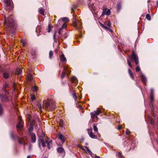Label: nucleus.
I'll list each match as a JSON object with an SVG mask.
<instances>
[{
  "label": "nucleus",
  "mask_w": 158,
  "mask_h": 158,
  "mask_svg": "<svg viewBox=\"0 0 158 158\" xmlns=\"http://www.w3.org/2000/svg\"><path fill=\"white\" fill-rule=\"evenodd\" d=\"M45 143L47 144V147L49 149H50V146L52 145V140H50L48 141L47 140H45L43 136H41L38 139V145L39 148H40L41 143L43 147H46Z\"/></svg>",
  "instance_id": "f257e3e1"
},
{
  "label": "nucleus",
  "mask_w": 158,
  "mask_h": 158,
  "mask_svg": "<svg viewBox=\"0 0 158 158\" xmlns=\"http://www.w3.org/2000/svg\"><path fill=\"white\" fill-rule=\"evenodd\" d=\"M43 105L46 108L47 110H50L51 109H54L56 107L55 102L52 100L44 102Z\"/></svg>",
  "instance_id": "f03ea898"
},
{
  "label": "nucleus",
  "mask_w": 158,
  "mask_h": 158,
  "mask_svg": "<svg viewBox=\"0 0 158 158\" xmlns=\"http://www.w3.org/2000/svg\"><path fill=\"white\" fill-rule=\"evenodd\" d=\"M10 137L13 139H17L18 140V142L20 144H23L24 146L26 144L23 143V141H24L23 139L22 138H19L18 135H15V138L13 135L11 131L10 132Z\"/></svg>",
  "instance_id": "7ed1b4c3"
},
{
  "label": "nucleus",
  "mask_w": 158,
  "mask_h": 158,
  "mask_svg": "<svg viewBox=\"0 0 158 158\" xmlns=\"http://www.w3.org/2000/svg\"><path fill=\"white\" fill-rule=\"evenodd\" d=\"M6 6H5L6 10H11L13 7L12 1V0H4Z\"/></svg>",
  "instance_id": "20e7f679"
},
{
  "label": "nucleus",
  "mask_w": 158,
  "mask_h": 158,
  "mask_svg": "<svg viewBox=\"0 0 158 158\" xmlns=\"http://www.w3.org/2000/svg\"><path fill=\"white\" fill-rule=\"evenodd\" d=\"M131 60H134L136 65L139 64V61L138 60V57L137 56L134 52H133L130 58Z\"/></svg>",
  "instance_id": "39448f33"
},
{
  "label": "nucleus",
  "mask_w": 158,
  "mask_h": 158,
  "mask_svg": "<svg viewBox=\"0 0 158 158\" xmlns=\"http://www.w3.org/2000/svg\"><path fill=\"white\" fill-rule=\"evenodd\" d=\"M5 23L8 26L10 27H11L13 25V24L11 22V17H9L6 18V17L5 16Z\"/></svg>",
  "instance_id": "423d86ee"
},
{
  "label": "nucleus",
  "mask_w": 158,
  "mask_h": 158,
  "mask_svg": "<svg viewBox=\"0 0 158 158\" xmlns=\"http://www.w3.org/2000/svg\"><path fill=\"white\" fill-rule=\"evenodd\" d=\"M139 74L141 77L142 81L144 84L146 85V83L147 82V80L146 77L141 72L139 73Z\"/></svg>",
  "instance_id": "0eeeda50"
},
{
  "label": "nucleus",
  "mask_w": 158,
  "mask_h": 158,
  "mask_svg": "<svg viewBox=\"0 0 158 158\" xmlns=\"http://www.w3.org/2000/svg\"><path fill=\"white\" fill-rule=\"evenodd\" d=\"M29 134L31 138V142L32 143H35L36 141V136L35 134L33 132H31L29 133Z\"/></svg>",
  "instance_id": "6e6552de"
},
{
  "label": "nucleus",
  "mask_w": 158,
  "mask_h": 158,
  "mask_svg": "<svg viewBox=\"0 0 158 158\" xmlns=\"http://www.w3.org/2000/svg\"><path fill=\"white\" fill-rule=\"evenodd\" d=\"M19 121L16 126V127L18 129L21 128L23 126V123L20 117H19Z\"/></svg>",
  "instance_id": "1a4fd4ad"
},
{
  "label": "nucleus",
  "mask_w": 158,
  "mask_h": 158,
  "mask_svg": "<svg viewBox=\"0 0 158 158\" xmlns=\"http://www.w3.org/2000/svg\"><path fill=\"white\" fill-rule=\"evenodd\" d=\"M73 24L74 26L76 27L77 29L79 30L81 29V28L80 27V25L81 24V23L80 22H77L75 21L73 22Z\"/></svg>",
  "instance_id": "9d476101"
},
{
  "label": "nucleus",
  "mask_w": 158,
  "mask_h": 158,
  "mask_svg": "<svg viewBox=\"0 0 158 158\" xmlns=\"http://www.w3.org/2000/svg\"><path fill=\"white\" fill-rule=\"evenodd\" d=\"M0 98L2 101L6 102L8 101L7 96L4 94L0 95Z\"/></svg>",
  "instance_id": "9b49d317"
},
{
  "label": "nucleus",
  "mask_w": 158,
  "mask_h": 158,
  "mask_svg": "<svg viewBox=\"0 0 158 158\" xmlns=\"http://www.w3.org/2000/svg\"><path fill=\"white\" fill-rule=\"evenodd\" d=\"M27 78L29 81H31L33 79L32 74L31 70H29L27 75Z\"/></svg>",
  "instance_id": "f8f14e48"
},
{
  "label": "nucleus",
  "mask_w": 158,
  "mask_h": 158,
  "mask_svg": "<svg viewBox=\"0 0 158 158\" xmlns=\"http://www.w3.org/2000/svg\"><path fill=\"white\" fill-rule=\"evenodd\" d=\"M58 138L60 140H61V142L62 143H64L65 142V139L64 138V136L61 134H58Z\"/></svg>",
  "instance_id": "ddd939ff"
},
{
  "label": "nucleus",
  "mask_w": 158,
  "mask_h": 158,
  "mask_svg": "<svg viewBox=\"0 0 158 158\" xmlns=\"http://www.w3.org/2000/svg\"><path fill=\"white\" fill-rule=\"evenodd\" d=\"M150 99L151 102L150 103V106H152V110H153V109H154V107H153V103L152 102L154 101L153 95H150Z\"/></svg>",
  "instance_id": "4468645a"
},
{
  "label": "nucleus",
  "mask_w": 158,
  "mask_h": 158,
  "mask_svg": "<svg viewBox=\"0 0 158 158\" xmlns=\"http://www.w3.org/2000/svg\"><path fill=\"white\" fill-rule=\"evenodd\" d=\"M89 136L93 139H97V136L96 135H94L92 132H89V131L88 132Z\"/></svg>",
  "instance_id": "2eb2a0df"
},
{
  "label": "nucleus",
  "mask_w": 158,
  "mask_h": 158,
  "mask_svg": "<svg viewBox=\"0 0 158 158\" xmlns=\"http://www.w3.org/2000/svg\"><path fill=\"white\" fill-rule=\"evenodd\" d=\"M110 9H108L107 11H104L102 12V15H108L110 14Z\"/></svg>",
  "instance_id": "dca6fc26"
},
{
  "label": "nucleus",
  "mask_w": 158,
  "mask_h": 158,
  "mask_svg": "<svg viewBox=\"0 0 158 158\" xmlns=\"http://www.w3.org/2000/svg\"><path fill=\"white\" fill-rule=\"evenodd\" d=\"M67 26V25L66 24H64L62 25L61 28L59 30L58 33L59 35H60L61 34V31L64 28H65Z\"/></svg>",
  "instance_id": "f3484780"
},
{
  "label": "nucleus",
  "mask_w": 158,
  "mask_h": 158,
  "mask_svg": "<svg viewBox=\"0 0 158 158\" xmlns=\"http://www.w3.org/2000/svg\"><path fill=\"white\" fill-rule=\"evenodd\" d=\"M60 59L61 61L63 62H65L66 61V59L64 56V54H62L60 57Z\"/></svg>",
  "instance_id": "a211bd4d"
},
{
  "label": "nucleus",
  "mask_w": 158,
  "mask_h": 158,
  "mask_svg": "<svg viewBox=\"0 0 158 158\" xmlns=\"http://www.w3.org/2000/svg\"><path fill=\"white\" fill-rule=\"evenodd\" d=\"M121 8V2L119 1L117 4V10L119 11Z\"/></svg>",
  "instance_id": "6ab92c4d"
},
{
  "label": "nucleus",
  "mask_w": 158,
  "mask_h": 158,
  "mask_svg": "<svg viewBox=\"0 0 158 158\" xmlns=\"http://www.w3.org/2000/svg\"><path fill=\"white\" fill-rule=\"evenodd\" d=\"M57 151L59 153H62L64 151V150L62 147H59L57 148Z\"/></svg>",
  "instance_id": "aec40b11"
},
{
  "label": "nucleus",
  "mask_w": 158,
  "mask_h": 158,
  "mask_svg": "<svg viewBox=\"0 0 158 158\" xmlns=\"http://www.w3.org/2000/svg\"><path fill=\"white\" fill-rule=\"evenodd\" d=\"M15 73L16 75H20L22 73V71L20 69H18L16 70Z\"/></svg>",
  "instance_id": "412c9836"
},
{
  "label": "nucleus",
  "mask_w": 158,
  "mask_h": 158,
  "mask_svg": "<svg viewBox=\"0 0 158 158\" xmlns=\"http://www.w3.org/2000/svg\"><path fill=\"white\" fill-rule=\"evenodd\" d=\"M44 9L42 7L40 8L39 9V12L40 14L42 15H44Z\"/></svg>",
  "instance_id": "4be33fe9"
},
{
  "label": "nucleus",
  "mask_w": 158,
  "mask_h": 158,
  "mask_svg": "<svg viewBox=\"0 0 158 158\" xmlns=\"http://www.w3.org/2000/svg\"><path fill=\"white\" fill-rule=\"evenodd\" d=\"M105 25L108 26V27H110L111 23L110 20H108L107 22H105L104 23Z\"/></svg>",
  "instance_id": "5701e85b"
},
{
  "label": "nucleus",
  "mask_w": 158,
  "mask_h": 158,
  "mask_svg": "<svg viewBox=\"0 0 158 158\" xmlns=\"http://www.w3.org/2000/svg\"><path fill=\"white\" fill-rule=\"evenodd\" d=\"M61 20L62 21L65 22H68L69 21V19L68 18L66 17L62 18L61 19Z\"/></svg>",
  "instance_id": "b1692460"
},
{
  "label": "nucleus",
  "mask_w": 158,
  "mask_h": 158,
  "mask_svg": "<svg viewBox=\"0 0 158 158\" xmlns=\"http://www.w3.org/2000/svg\"><path fill=\"white\" fill-rule=\"evenodd\" d=\"M85 148L87 150V152L89 154H90V155H92V153L90 151V150L89 149V148H88V147L87 146H85Z\"/></svg>",
  "instance_id": "393cba45"
},
{
  "label": "nucleus",
  "mask_w": 158,
  "mask_h": 158,
  "mask_svg": "<svg viewBox=\"0 0 158 158\" xmlns=\"http://www.w3.org/2000/svg\"><path fill=\"white\" fill-rule=\"evenodd\" d=\"M128 72L131 78L133 79L134 77L130 69H128Z\"/></svg>",
  "instance_id": "a878e982"
},
{
  "label": "nucleus",
  "mask_w": 158,
  "mask_h": 158,
  "mask_svg": "<svg viewBox=\"0 0 158 158\" xmlns=\"http://www.w3.org/2000/svg\"><path fill=\"white\" fill-rule=\"evenodd\" d=\"M3 77L5 79H7L9 77V74L6 73H4L3 74Z\"/></svg>",
  "instance_id": "bb28decb"
},
{
  "label": "nucleus",
  "mask_w": 158,
  "mask_h": 158,
  "mask_svg": "<svg viewBox=\"0 0 158 158\" xmlns=\"http://www.w3.org/2000/svg\"><path fill=\"white\" fill-rule=\"evenodd\" d=\"M94 112L96 116L99 115L100 113H101V111L100 109L96 111H94Z\"/></svg>",
  "instance_id": "cd10ccee"
},
{
  "label": "nucleus",
  "mask_w": 158,
  "mask_h": 158,
  "mask_svg": "<svg viewBox=\"0 0 158 158\" xmlns=\"http://www.w3.org/2000/svg\"><path fill=\"white\" fill-rule=\"evenodd\" d=\"M3 109L1 104L0 103V116L2 115L3 114Z\"/></svg>",
  "instance_id": "c85d7f7f"
},
{
  "label": "nucleus",
  "mask_w": 158,
  "mask_h": 158,
  "mask_svg": "<svg viewBox=\"0 0 158 158\" xmlns=\"http://www.w3.org/2000/svg\"><path fill=\"white\" fill-rule=\"evenodd\" d=\"M90 114L91 115V118H94L95 117H97V116L96 115L94 112H92L90 113Z\"/></svg>",
  "instance_id": "c756f323"
},
{
  "label": "nucleus",
  "mask_w": 158,
  "mask_h": 158,
  "mask_svg": "<svg viewBox=\"0 0 158 158\" xmlns=\"http://www.w3.org/2000/svg\"><path fill=\"white\" fill-rule=\"evenodd\" d=\"M65 68H64L62 73L61 78H63L65 76V72H64Z\"/></svg>",
  "instance_id": "7c9ffc66"
},
{
  "label": "nucleus",
  "mask_w": 158,
  "mask_h": 158,
  "mask_svg": "<svg viewBox=\"0 0 158 158\" xmlns=\"http://www.w3.org/2000/svg\"><path fill=\"white\" fill-rule=\"evenodd\" d=\"M53 53L52 51L51 50L49 52V57L50 59H51L52 58V56H53Z\"/></svg>",
  "instance_id": "2f4dec72"
},
{
  "label": "nucleus",
  "mask_w": 158,
  "mask_h": 158,
  "mask_svg": "<svg viewBox=\"0 0 158 158\" xmlns=\"http://www.w3.org/2000/svg\"><path fill=\"white\" fill-rule=\"evenodd\" d=\"M146 19L149 20H150L151 19V18L150 15L148 14H147L146 16Z\"/></svg>",
  "instance_id": "473e14b6"
},
{
  "label": "nucleus",
  "mask_w": 158,
  "mask_h": 158,
  "mask_svg": "<svg viewBox=\"0 0 158 158\" xmlns=\"http://www.w3.org/2000/svg\"><path fill=\"white\" fill-rule=\"evenodd\" d=\"M56 32H55L53 35V37L54 40L56 42L57 41V40L56 38Z\"/></svg>",
  "instance_id": "72a5a7b5"
},
{
  "label": "nucleus",
  "mask_w": 158,
  "mask_h": 158,
  "mask_svg": "<svg viewBox=\"0 0 158 158\" xmlns=\"http://www.w3.org/2000/svg\"><path fill=\"white\" fill-rule=\"evenodd\" d=\"M31 89L33 91H36L37 89V88L35 86H33L31 88Z\"/></svg>",
  "instance_id": "f704fd0d"
},
{
  "label": "nucleus",
  "mask_w": 158,
  "mask_h": 158,
  "mask_svg": "<svg viewBox=\"0 0 158 158\" xmlns=\"http://www.w3.org/2000/svg\"><path fill=\"white\" fill-rule=\"evenodd\" d=\"M59 124L60 125V126L61 127H62L63 126V122L62 120H60Z\"/></svg>",
  "instance_id": "c9c22d12"
},
{
  "label": "nucleus",
  "mask_w": 158,
  "mask_h": 158,
  "mask_svg": "<svg viewBox=\"0 0 158 158\" xmlns=\"http://www.w3.org/2000/svg\"><path fill=\"white\" fill-rule=\"evenodd\" d=\"M77 80V78L75 77H73L71 79V81L72 82H75Z\"/></svg>",
  "instance_id": "e433bc0d"
},
{
  "label": "nucleus",
  "mask_w": 158,
  "mask_h": 158,
  "mask_svg": "<svg viewBox=\"0 0 158 158\" xmlns=\"http://www.w3.org/2000/svg\"><path fill=\"white\" fill-rule=\"evenodd\" d=\"M93 128L94 130L95 131H98V128L97 126L95 125L94 124V125L93 126Z\"/></svg>",
  "instance_id": "4c0bfd02"
},
{
  "label": "nucleus",
  "mask_w": 158,
  "mask_h": 158,
  "mask_svg": "<svg viewBox=\"0 0 158 158\" xmlns=\"http://www.w3.org/2000/svg\"><path fill=\"white\" fill-rule=\"evenodd\" d=\"M110 27H107L106 26L105 29L110 32H112V30L110 28Z\"/></svg>",
  "instance_id": "58836bf2"
},
{
  "label": "nucleus",
  "mask_w": 158,
  "mask_h": 158,
  "mask_svg": "<svg viewBox=\"0 0 158 158\" xmlns=\"http://www.w3.org/2000/svg\"><path fill=\"white\" fill-rule=\"evenodd\" d=\"M33 127L31 125L30 127L29 128V133H30L31 132V131H32L33 129Z\"/></svg>",
  "instance_id": "ea45409f"
},
{
  "label": "nucleus",
  "mask_w": 158,
  "mask_h": 158,
  "mask_svg": "<svg viewBox=\"0 0 158 158\" xmlns=\"http://www.w3.org/2000/svg\"><path fill=\"white\" fill-rule=\"evenodd\" d=\"M127 63H128V65H129V66L131 68L132 67L131 64L128 59H127Z\"/></svg>",
  "instance_id": "a19ab883"
},
{
  "label": "nucleus",
  "mask_w": 158,
  "mask_h": 158,
  "mask_svg": "<svg viewBox=\"0 0 158 158\" xmlns=\"http://www.w3.org/2000/svg\"><path fill=\"white\" fill-rule=\"evenodd\" d=\"M6 88L5 87V86H3V87L2 89L5 93H7V94H8V93H7V90L6 89Z\"/></svg>",
  "instance_id": "79ce46f5"
},
{
  "label": "nucleus",
  "mask_w": 158,
  "mask_h": 158,
  "mask_svg": "<svg viewBox=\"0 0 158 158\" xmlns=\"http://www.w3.org/2000/svg\"><path fill=\"white\" fill-rule=\"evenodd\" d=\"M140 70V69L139 66H138L136 68V71L137 72H139Z\"/></svg>",
  "instance_id": "37998d69"
},
{
  "label": "nucleus",
  "mask_w": 158,
  "mask_h": 158,
  "mask_svg": "<svg viewBox=\"0 0 158 158\" xmlns=\"http://www.w3.org/2000/svg\"><path fill=\"white\" fill-rule=\"evenodd\" d=\"M73 97L75 100V101H76L77 100L76 95L75 94H73Z\"/></svg>",
  "instance_id": "c03bdc74"
},
{
  "label": "nucleus",
  "mask_w": 158,
  "mask_h": 158,
  "mask_svg": "<svg viewBox=\"0 0 158 158\" xmlns=\"http://www.w3.org/2000/svg\"><path fill=\"white\" fill-rule=\"evenodd\" d=\"M37 105L40 110H41V109H42V107L41 106V105L40 104H38Z\"/></svg>",
  "instance_id": "a18cd8bd"
},
{
  "label": "nucleus",
  "mask_w": 158,
  "mask_h": 158,
  "mask_svg": "<svg viewBox=\"0 0 158 158\" xmlns=\"http://www.w3.org/2000/svg\"><path fill=\"white\" fill-rule=\"evenodd\" d=\"M67 36H68V35H67V33H65L63 35V37L65 39L67 38Z\"/></svg>",
  "instance_id": "49530a36"
},
{
  "label": "nucleus",
  "mask_w": 158,
  "mask_h": 158,
  "mask_svg": "<svg viewBox=\"0 0 158 158\" xmlns=\"http://www.w3.org/2000/svg\"><path fill=\"white\" fill-rule=\"evenodd\" d=\"M4 86H5V87L6 88L7 87H9V85L7 83H5L4 85Z\"/></svg>",
  "instance_id": "de8ad7c7"
},
{
  "label": "nucleus",
  "mask_w": 158,
  "mask_h": 158,
  "mask_svg": "<svg viewBox=\"0 0 158 158\" xmlns=\"http://www.w3.org/2000/svg\"><path fill=\"white\" fill-rule=\"evenodd\" d=\"M153 89H151V94H150V95H153Z\"/></svg>",
  "instance_id": "09e8293b"
},
{
  "label": "nucleus",
  "mask_w": 158,
  "mask_h": 158,
  "mask_svg": "<svg viewBox=\"0 0 158 158\" xmlns=\"http://www.w3.org/2000/svg\"><path fill=\"white\" fill-rule=\"evenodd\" d=\"M126 133L127 135H129L130 133V131L128 130V129H127L126 130Z\"/></svg>",
  "instance_id": "8fccbe9b"
},
{
  "label": "nucleus",
  "mask_w": 158,
  "mask_h": 158,
  "mask_svg": "<svg viewBox=\"0 0 158 158\" xmlns=\"http://www.w3.org/2000/svg\"><path fill=\"white\" fill-rule=\"evenodd\" d=\"M61 22L62 20L59 19L58 21L57 25H58V24H61Z\"/></svg>",
  "instance_id": "3c124183"
},
{
  "label": "nucleus",
  "mask_w": 158,
  "mask_h": 158,
  "mask_svg": "<svg viewBox=\"0 0 158 158\" xmlns=\"http://www.w3.org/2000/svg\"><path fill=\"white\" fill-rule=\"evenodd\" d=\"M100 25L101 26H102V27H103V28H106V26H105L102 23H100Z\"/></svg>",
  "instance_id": "603ef678"
},
{
  "label": "nucleus",
  "mask_w": 158,
  "mask_h": 158,
  "mask_svg": "<svg viewBox=\"0 0 158 158\" xmlns=\"http://www.w3.org/2000/svg\"><path fill=\"white\" fill-rule=\"evenodd\" d=\"M31 99L32 100H34L35 99V97L34 96H32L31 97Z\"/></svg>",
  "instance_id": "864d4df0"
},
{
  "label": "nucleus",
  "mask_w": 158,
  "mask_h": 158,
  "mask_svg": "<svg viewBox=\"0 0 158 158\" xmlns=\"http://www.w3.org/2000/svg\"><path fill=\"white\" fill-rule=\"evenodd\" d=\"M119 157H120V158H123L121 153L119 152Z\"/></svg>",
  "instance_id": "5fc2aeb1"
},
{
  "label": "nucleus",
  "mask_w": 158,
  "mask_h": 158,
  "mask_svg": "<svg viewBox=\"0 0 158 158\" xmlns=\"http://www.w3.org/2000/svg\"><path fill=\"white\" fill-rule=\"evenodd\" d=\"M32 148V146L31 145H30L29 148V149L30 150H31Z\"/></svg>",
  "instance_id": "6e6d98bb"
},
{
  "label": "nucleus",
  "mask_w": 158,
  "mask_h": 158,
  "mask_svg": "<svg viewBox=\"0 0 158 158\" xmlns=\"http://www.w3.org/2000/svg\"><path fill=\"white\" fill-rule=\"evenodd\" d=\"M48 32H50V31H51V28L50 27V26L49 25H48Z\"/></svg>",
  "instance_id": "4d7b16f0"
},
{
  "label": "nucleus",
  "mask_w": 158,
  "mask_h": 158,
  "mask_svg": "<svg viewBox=\"0 0 158 158\" xmlns=\"http://www.w3.org/2000/svg\"><path fill=\"white\" fill-rule=\"evenodd\" d=\"M23 44L24 45H25L26 44V42L25 40H23Z\"/></svg>",
  "instance_id": "13d9d810"
},
{
  "label": "nucleus",
  "mask_w": 158,
  "mask_h": 158,
  "mask_svg": "<svg viewBox=\"0 0 158 158\" xmlns=\"http://www.w3.org/2000/svg\"><path fill=\"white\" fill-rule=\"evenodd\" d=\"M122 128V127L121 126H120L119 127H118V130H120V129H121Z\"/></svg>",
  "instance_id": "bf43d9fd"
},
{
  "label": "nucleus",
  "mask_w": 158,
  "mask_h": 158,
  "mask_svg": "<svg viewBox=\"0 0 158 158\" xmlns=\"http://www.w3.org/2000/svg\"><path fill=\"white\" fill-rule=\"evenodd\" d=\"M73 16L74 20H76L77 19L76 18L75 16L74 15H73Z\"/></svg>",
  "instance_id": "052dcab7"
},
{
  "label": "nucleus",
  "mask_w": 158,
  "mask_h": 158,
  "mask_svg": "<svg viewBox=\"0 0 158 158\" xmlns=\"http://www.w3.org/2000/svg\"><path fill=\"white\" fill-rule=\"evenodd\" d=\"M154 123V122L153 120H152L151 121V124H153Z\"/></svg>",
  "instance_id": "680f3d73"
},
{
  "label": "nucleus",
  "mask_w": 158,
  "mask_h": 158,
  "mask_svg": "<svg viewBox=\"0 0 158 158\" xmlns=\"http://www.w3.org/2000/svg\"><path fill=\"white\" fill-rule=\"evenodd\" d=\"M31 158V155H28L27 156V158Z\"/></svg>",
  "instance_id": "e2e57ef3"
},
{
  "label": "nucleus",
  "mask_w": 158,
  "mask_h": 158,
  "mask_svg": "<svg viewBox=\"0 0 158 158\" xmlns=\"http://www.w3.org/2000/svg\"><path fill=\"white\" fill-rule=\"evenodd\" d=\"M157 6L158 7V1H157Z\"/></svg>",
  "instance_id": "0e129e2a"
},
{
  "label": "nucleus",
  "mask_w": 158,
  "mask_h": 158,
  "mask_svg": "<svg viewBox=\"0 0 158 158\" xmlns=\"http://www.w3.org/2000/svg\"><path fill=\"white\" fill-rule=\"evenodd\" d=\"M74 9H76V7L75 6H73Z\"/></svg>",
  "instance_id": "69168bd1"
},
{
  "label": "nucleus",
  "mask_w": 158,
  "mask_h": 158,
  "mask_svg": "<svg viewBox=\"0 0 158 158\" xmlns=\"http://www.w3.org/2000/svg\"><path fill=\"white\" fill-rule=\"evenodd\" d=\"M72 11H73V10H74V9L73 8H72Z\"/></svg>",
  "instance_id": "338daca9"
},
{
  "label": "nucleus",
  "mask_w": 158,
  "mask_h": 158,
  "mask_svg": "<svg viewBox=\"0 0 158 158\" xmlns=\"http://www.w3.org/2000/svg\"><path fill=\"white\" fill-rule=\"evenodd\" d=\"M133 144L134 145H133V147L132 148H134V146L135 145V144H134V143H133Z\"/></svg>",
  "instance_id": "774afa93"
}]
</instances>
